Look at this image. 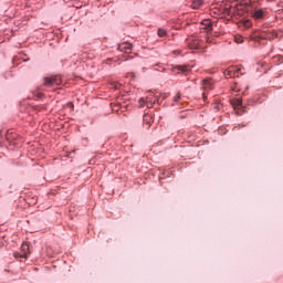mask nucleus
Masks as SVG:
<instances>
[{
  "label": "nucleus",
  "mask_w": 283,
  "mask_h": 283,
  "mask_svg": "<svg viewBox=\"0 0 283 283\" xmlns=\"http://www.w3.org/2000/svg\"><path fill=\"white\" fill-rule=\"evenodd\" d=\"M219 11L223 17H244L251 11V4L244 0L239 3H222L219 7Z\"/></svg>",
  "instance_id": "nucleus-1"
},
{
  "label": "nucleus",
  "mask_w": 283,
  "mask_h": 283,
  "mask_svg": "<svg viewBox=\"0 0 283 283\" xmlns=\"http://www.w3.org/2000/svg\"><path fill=\"white\" fill-rule=\"evenodd\" d=\"M62 83H63V80L61 78L60 75H54V76L44 78V85H46V87H56Z\"/></svg>",
  "instance_id": "nucleus-2"
},
{
  "label": "nucleus",
  "mask_w": 283,
  "mask_h": 283,
  "mask_svg": "<svg viewBox=\"0 0 283 283\" xmlns=\"http://www.w3.org/2000/svg\"><path fill=\"white\" fill-rule=\"evenodd\" d=\"M242 73V67L240 66H230L227 71H224V76H229L230 78H233L235 76H240Z\"/></svg>",
  "instance_id": "nucleus-3"
},
{
  "label": "nucleus",
  "mask_w": 283,
  "mask_h": 283,
  "mask_svg": "<svg viewBox=\"0 0 283 283\" xmlns=\"http://www.w3.org/2000/svg\"><path fill=\"white\" fill-rule=\"evenodd\" d=\"M28 255H30V244L28 242H23L21 245V253H14V258L28 260Z\"/></svg>",
  "instance_id": "nucleus-4"
},
{
  "label": "nucleus",
  "mask_w": 283,
  "mask_h": 283,
  "mask_svg": "<svg viewBox=\"0 0 283 283\" xmlns=\"http://www.w3.org/2000/svg\"><path fill=\"white\" fill-rule=\"evenodd\" d=\"M231 105L234 109V112L240 116L244 114V107L242 106V99L240 98H234L231 101Z\"/></svg>",
  "instance_id": "nucleus-5"
},
{
  "label": "nucleus",
  "mask_w": 283,
  "mask_h": 283,
  "mask_svg": "<svg viewBox=\"0 0 283 283\" xmlns=\"http://www.w3.org/2000/svg\"><path fill=\"white\" fill-rule=\"evenodd\" d=\"M200 32H207V34L213 32V24H211V20H203L201 22Z\"/></svg>",
  "instance_id": "nucleus-6"
},
{
  "label": "nucleus",
  "mask_w": 283,
  "mask_h": 283,
  "mask_svg": "<svg viewBox=\"0 0 283 283\" xmlns=\"http://www.w3.org/2000/svg\"><path fill=\"white\" fill-rule=\"evenodd\" d=\"M187 43L190 50H198L200 48V40L196 36L188 38Z\"/></svg>",
  "instance_id": "nucleus-7"
},
{
  "label": "nucleus",
  "mask_w": 283,
  "mask_h": 283,
  "mask_svg": "<svg viewBox=\"0 0 283 283\" xmlns=\"http://www.w3.org/2000/svg\"><path fill=\"white\" fill-rule=\"evenodd\" d=\"M250 15L252 17V19H255V21H260V19L266 17V10L255 9L254 11L250 12Z\"/></svg>",
  "instance_id": "nucleus-8"
},
{
  "label": "nucleus",
  "mask_w": 283,
  "mask_h": 283,
  "mask_svg": "<svg viewBox=\"0 0 283 283\" xmlns=\"http://www.w3.org/2000/svg\"><path fill=\"white\" fill-rule=\"evenodd\" d=\"M160 101L159 96L154 95V93H151L150 95H148L146 97V106L148 108L154 107V105H156V103H158Z\"/></svg>",
  "instance_id": "nucleus-9"
},
{
  "label": "nucleus",
  "mask_w": 283,
  "mask_h": 283,
  "mask_svg": "<svg viewBox=\"0 0 283 283\" xmlns=\"http://www.w3.org/2000/svg\"><path fill=\"white\" fill-rule=\"evenodd\" d=\"M261 39H264L265 41H273V39H277V32L275 31H268L261 33Z\"/></svg>",
  "instance_id": "nucleus-10"
},
{
  "label": "nucleus",
  "mask_w": 283,
  "mask_h": 283,
  "mask_svg": "<svg viewBox=\"0 0 283 283\" xmlns=\"http://www.w3.org/2000/svg\"><path fill=\"white\" fill-rule=\"evenodd\" d=\"M117 50H119V52H125V54H128V52H132V45L127 42L122 43L118 45Z\"/></svg>",
  "instance_id": "nucleus-11"
},
{
  "label": "nucleus",
  "mask_w": 283,
  "mask_h": 283,
  "mask_svg": "<svg viewBox=\"0 0 283 283\" xmlns=\"http://www.w3.org/2000/svg\"><path fill=\"white\" fill-rule=\"evenodd\" d=\"M205 6V0H192L190 7L192 10H200Z\"/></svg>",
  "instance_id": "nucleus-12"
},
{
  "label": "nucleus",
  "mask_w": 283,
  "mask_h": 283,
  "mask_svg": "<svg viewBox=\"0 0 283 283\" xmlns=\"http://www.w3.org/2000/svg\"><path fill=\"white\" fill-rule=\"evenodd\" d=\"M202 87L206 92H208L209 90H213V81L211 78L203 80Z\"/></svg>",
  "instance_id": "nucleus-13"
},
{
  "label": "nucleus",
  "mask_w": 283,
  "mask_h": 283,
  "mask_svg": "<svg viewBox=\"0 0 283 283\" xmlns=\"http://www.w3.org/2000/svg\"><path fill=\"white\" fill-rule=\"evenodd\" d=\"M174 72H177V74H185L186 72H189V66L187 65H177L174 67Z\"/></svg>",
  "instance_id": "nucleus-14"
},
{
  "label": "nucleus",
  "mask_w": 283,
  "mask_h": 283,
  "mask_svg": "<svg viewBox=\"0 0 283 283\" xmlns=\"http://www.w3.org/2000/svg\"><path fill=\"white\" fill-rule=\"evenodd\" d=\"M241 23H242L243 28H245L247 30H249V28H251V25H253V23L251 22V20L245 19V18H243V19L241 20Z\"/></svg>",
  "instance_id": "nucleus-15"
},
{
  "label": "nucleus",
  "mask_w": 283,
  "mask_h": 283,
  "mask_svg": "<svg viewBox=\"0 0 283 283\" xmlns=\"http://www.w3.org/2000/svg\"><path fill=\"white\" fill-rule=\"evenodd\" d=\"M144 123L147 125V127H151V115L145 114L144 115Z\"/></svg>",
  "instance_id": "nucleus-16"
},
{
  "label": "nucleus",
  "mask_w": 283,
  "mask_h": 283,
  "mask_svg": "<svg viewBox=\"0 0 283 283\" xmlns=\"http://www.w3.org/2000/svg\"><path fill=\"white\" fill-rule=\"evenodd\" d=\"M111 90H120V83L118 82H111Z\"/></svg>",
  "instance_id": "nucleus-17"
},
{
  "label": "nucleus",
  "mask_w": 283,
  "mask_h": 283,
  "mask_svg": "<svg viewBox=\"0 0 283 283\" xmlns=\"http://www.w3.org/2000/svg\"><path fill=\"white\" fill-rule=\"evenodd\" d=\"M158 36H160V39H163V36H167V30L158 29Z\"/></svg>",
  "instance_id": "nucleus-18"
},
{
  "label": "nucleus",
  "mask_w": 283,
  "mask_h": 283,
  "mask_svg": "<svg viewBox=\"0 0 283 283\" xmlns=\"http://www.w3.org/2000/svg\"><path fill=\"white\" fill-rule=\"evenodd\" d=\"M111 107H112L113 112H118V109H120V105L119 104L112 103Z\"/></svg>",
  "instance_id": "nucleus-19"
},
{
  "label": "nucleus",
  "mask_w": 283,
  "mask_h": 283,
  "mask_svg": "<svg viewBox=\"0 0 283 283\" xmlns=\"http://www.w3.org/2000/svg\"><path fill=\"white\" fill-rule=\"evenodd\" d=\"M221 108H222V104H220V103H216V104L213 105L214 112H220Z\"/></svg>",
  "instance_id": "nucleus-20"
},
{
  "label": "nucleus",
  "mask_w": 283,
  "mask_h": 283,
  "mask_svg": "<svg viewBox=\"0 0 283 283\" xmlns=\"http://www.w3.org/2000/svg\"><path fill=\"white\" fill-rule=\"evenodd\" d=\"M145 105H147V99L140 98L139 99V107H145Z\"/></svg>",
  "instance_id": "nucleus-21"
},
{
  "label": "nucleus",
  "mask_w": 283,
  "mask_h": 283,
  "mask_svg": "<svg viewBox=\"0 0 283 283\" xmlns=\"http://www.w3.org/2000/svg\"><path fill=\"white\" fill-rule=\"evenodd\" d=\"M235 43H244V40L242 39V36H237Z\"/></svg>",
  "instance_id": "nucleus-22"
},
{
  "label": "nucleus",
  "mask_w": 283,
  "mask_h": 283,
  "mask_svg": "<svg viewBox=\"0 0 283 283\" xmlns=\"http://www.w3.org/2000/svg\"><path fill=\"white\" fill-rule=\"evenodd\" d=\"M232 92H240V87H238V84H234L232 87H231Z\"/></svg>",
  "instance_id": "nucleus-23"
},
{
  "label": "nucleus",
  "mask_w": 283,
  "mask_h": 283,
  "mask_svg": "<svg viewBox=\"0 0 283 283\" xmlns=\"http://www.w3.org/2000/svg\"><path fill=\"white\" fill-rule=\"evenodd\" d=\"M174 101H175V103H179V101H180V93L176 94Z\"/></svg>",
  "instance_id": "nucleus-24"
},
{
  "label": "nucleus",
  "mask_w": 283,
  "mask_h": 283,
  "mask_svg": "<svg viewBox=\"0 0 283 283\" xmlns=\"http://www.w3.org/2000/svg\"><path fill=\"white\" fill-rule=\"evenodd\" d=\"M274 59L279 60L280 63L283 62V57L281 55L275 56Z\"/></svg>",
  "instance_id": "nucleus-25"
},
{
  "label": "nucleus",
  "mask_w": 283,
  "mask_h": 283,
  "mask_svg": "<svg viewBox=\"0 0 283 283\" xmlns=\"http://www.w3.org/2000/svg\"><path fill=\"white\" fill-rule=\"evenodd\" d=\"M206 42L211 43V38H207Z\"/></svg>",
  "instance_id": "nucleus-26"
},
{
  "label": "nucleus",
  "mask_w": 283,
  "mask_h": 283,
  "mask_svg": "<svg viewBox=\"0 0 283 283\" xmlns=\"http://www.w3.org/2000/svg\"><path fill=\"white\" fill-rule=\"evenodd\" d=\"M163 96V98H167V94H164V95H161Z\"/></svg>",
  "instance_id": "nucleus-27"
},
{
  "label": "nucleus",
  "mask_w": 283,
  "mask_h": 283,
  "mask_svg": "<svg viewBox=\"0 0 283 283\" xmlns=\"http://www.w3.org/2000/svg\"><path fill=\"white\" fill-rule=\"evenodd\" d=\"M69 105H70V107H74V104H72V103H69Z\"/></svg>",
  "instance_id": "nucleus-28"
}]
</instances>
